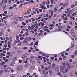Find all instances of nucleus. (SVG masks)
<instances>
[{"instance_id": "obj_1", "label": "nucleus", "mask_w": 77, "mask_h": 77, "mask_svg": "<svg viewBox=\"0 0 77 77\" xmlns=\"http://www.w3.org/2000/svg\"><path fill=\"white\" fill-rule=\"evenodd\" d=\"M60 71L63 73H65V72H67L68 71V69H66L64 66H61L60 67Z\"/></svg>"}, {"instance_id": "obj_2", "label": "nucleus", "mask_w": 77, "mask_h": 77, "mask_svg": "<svg viewBox=\"0 0 77 77\" xmlns=\"http://www.w3.org/2000/svg\"><path fill=\"white\" fill-rule=\"evenodd\" d=\"M4 71L5 72H8L11 71V68L9 67H8L7 68V69H6L5 68H4Z\"/></svg>"}, {"instance_id": "obj_3", "label": "nucleus", "mask_w": 77, "mask_h": 77, "mask_svg": "<svg viewBox=\"0 0 77 77\" xmlns=\"http://www.w3.org/2000/svg\"><path fill=\"white\" fill-rule=\"evenodd\" d=\"M68 64H69V61L67 60H66L63 63L62 65L64 66H65L66 64L67 65Z\"/></svg>"}, {"instance_id": "obj_4", "label": "nucleus", "mask_w": 77, "mask_h": 77, "mask_svg": "<svg viewBox=\"0 0 77 77\" xmlns=\"http://www.w3.org/2000/svg\"><path fill=\"white\" fill-rule=\"evenodd\" d=\"M27 56V54H23L22 55V57H21V58L22 59H23L24 58H26Z\"/></svg>"}, {"instance_id": "obj_5", "label": "nucleus", "mask_w": 77, "mask_h": 77, "mask_svg": "<svg viewBox=\"0 0 77 77\" xmlns=\"http://www.w3.org/2000/svg\"><path fill=\"white\" fill-rule=\"evenodd\" d=\"M73 55H74V56H77V50L74 51V53H73Z\"/></svg>"}, {"instance_id": "obj_6", "label": "nucleus", "mask_w": 77, "mask_h": 77, "mask_svg": "<svg viewBox=\"0 0 77 77\" xmlns=\"http://www.w3.org/2000/svg\"><path fill=\"white\" fill-rule=\"evenodd\" d=\"M68 69H70L71 68V66L69 64L66 65Z\"/></svg>"}, {"instance_id": "obj_7", "label": "nucleus", "mask_w": 77, "mask_h": 77, "mask_svg": "<svg viewBox=\"0 0 77 77\" xmlns=\"http://www.w3.org/2000/svg\"><path fill=\"white\" fill-rule=\"evenodd\" d=\"M28 43V41L27 40H25L23 42V44L27 45V44Z\"/></svg>"}, {"instance_id": "obj_8", "label": "nucleus", "mask_w": 77, "mask_h": 77, "mask_svg": "<svg viewBox=\"0 0 77 77\" xmlns=\"http://www.w3.org/2000/svg\"><path fill=\"white\" fill-rule=\"evenodd\" d=\"M51 67H52L53 69H54L56 67V64L54 63H53L52 66H51Z\"/></svg>"}, {"instance_id": "obj_9", "label": "nucleus", "mask_w": 77, "mask_h": 77, "mask_svg": "<svg viewBox=\"0 0 77 77\" xmlns=\"http://www.w3.org/2000/svg\"><path fill=\"white\" fill-rule=\"evenodd\" d=\"M5 62L3 61L2 62L1 64H0V66H3V65H4V64H5Z\"/></svg>"}, {"instance_id": "obj_10", "label": "nucleus", "mask_w": 77, "mask_h": 77, "mask_svg": "<svg viewBox=\"0 0 77 77\" xmlns=\"http://www.w3.org/2000/svg\"><path fill=\"white\" fill-rule=\"evenodd\" d=\"M14 19L16 21H17L18 20V18L17 17H14Z\"/></svg>"}, {"instance_id": "obj_11", "label": "nucleus", "mask_w": 77, "mask_h": 77, "mask_svg": "<svg viewBox=\"0 0 77 77\" xmlns=\"http://www.w3.org/2000/svg\"><path fill=\"white\" fill-rule=\"evenodd\" d=\"M22 69V66H19V67H18L17 68V70H21Z\"/></svg>"}, {"instance_id": "obj_12", "label": "nucleus", "mask_w": 77, "mask_h": 77, "mask_svg": "<svg viewBox=\"0 0 77 77\" xmlns=\"http://www.w3.org/2000/svg\"><path fill=\"white\" fill-rule=\"evenodd\" d=\"M15 64V62L14 61H13L11 64V66H14Z\"/></svg>"}, {"instance_id": "obj_13", "label": "nucleus", "mask_w": 77, "mask_h": 77, "mask_svg": "<svg viewBox=\"0 0 77 77\" xmlns=\"http://www.w3.org/2000/svg\"><path fill=\"white\" fill-rule=\"evenodd\" d=\"M29 66V64L28 63L25 64L24 67L25 68H27Z\"/></svg>"}, {"instance_id": "obj_14", "label": "nucleus", "mask_w": 77, "mask_h": 77, "mask_svg": "<svg viewBox=\"0 0 77 77\" xmlns=\"http://www.w3.org/2000/svg\"><path fill=\"white\" fill-rule=\"evenodd\" d=\"M13 60L15 61L17 60V57H14L12 59Z\"/></svg>"}, {"instance_id": "obj_15", "label": "nucleus", "mask_w": 77, "mask_h": 77, "mask_svg": "<svg viewBox=\"0 0 77 77\" xmlns=\"http://www.w3.org/2000/svg\"><path fill=\"white\" fill-rule=\"evenodd\" d=\"M51 4H56V2L55 1H54L53 2V0H51Z\"/></svg>"}, {"instance_id": "obj_16", "label": "nucleus", "mask_w": 77, "mask_h": 77, "mask_svg": "<svg viewBox=\"0 0 77 77\" xmlns=\"http://www.w3.org/2000/svg\"><path fill=\"white\" fill-rule=\"evenodd\" d=\"M62 19H63L65 20H67L68 19L66 17H62Z\"/></svg>"}, {"instance_id": "obj_17", "label": "nucleus", "mask_w": 77, "mask_h": 77, "mask_svg": "<svg viewBox=\"0 0 77 77\" xmlns=\"http://www.w3.org/2000/svg\"><path fill=\"white\" fill-rule=\"evenodd\" d=\"M74 46V44L73 43V42H72V44H71V48H72Z\"/></svg>"}, {"instance_id": "obj_18", "label": "nucleus", "mask_w": 77, "mask_h": 77, "mask_svg": "<svg viewBox=\"0 0 77 77\" xmlns=\"http://www.w3.org/2000/svg\"><path fill=\"white\" fill-rule=\"evenodd\" d=\"M53 15V12L52 11L51 12V15L50 16L49 18H51L52 16Z\"/></svg>"}, {"instance_id": "obj_19", "label": "nucleus", "mask_w": 77, "mask_h": 77, "mask_svg": "<svg viewBox=\"0 0 77 77\" xmlns=\"http://www.w3.org/2000/svg\"><path fill=\"white\" fill-rule=\"evenodd\" d=\"M30 62L32 64H33L34 63V62L33 60H30Z\"/></svg>"}, {"instance_id": "obj_20", "label": "nucleus", "mask_w": 77, "mask_h": 77, "mask_svg": "<svg viewBox=\"0 0 77 77\" xmlns=\"http://www.w3.org/2000/svg\"><path fill=\"white\" fill-rule=\"evenodd\" d=\"M59 69V67H56V68H55V71H58Z\"/></svg>"}, {"instance_id": "obj_21", "label": "nucleus", "mask_w": 77, "mask_h": 77, "mask_svg": "<svg viewBox=\"0 0 77 77\" xmlns=\"http://www.w3.org/2000/svg\"><path fill=\"white\" fill-rule=\"evenodd\" d=\"M41 8L42 9H44V10L47 9L44 6L41 7Z\"/></svg>"}, {"instance_id": "obj_22", "label": "nucleus", "mask_w": 77, "mask_h": 77, "mask_svg": "<svg viewBox=\"0 0 77 77\" xmlns=\"http://www.w3.org/2000/svg\"><path fill=\"white\" fill-rule=\"evenodd\" d=\"M73 12V11H72L71 10H70L69 11V13L70 14H72V13Z\"/></svg>"}, {"instance_id": "obj_23", "label": "nucleus", "mask_w": 77, "mask_h": 77, "mask_svg": "<svg viewBox=\"0 0 77 77\" xmlns=\"http://www.w3.org/2000/svg\"><path fill=\"white\" fill-rule=\"evenodd\" d=\"M6 5H3V9H5V8H6Z\"/></svg>"}, {"instance_id": "obj_24", "label": "nucleus", "mask_w": 77, "mask_h": 77, "mask_svg": "<svg viewBox=\"0 0 77 77\" xmlns=\"http://www.w3.org/2000/svg\"><path fill=\"white\" fill-rule=\"evenodd\" d=\"M31 39H32V38L31 37H29L28 38L27 41H30L31 40Z\"/></svg>"}, {"instance_id": "obj_25", "label": "nucleus", "mask_w": 77, "mask_h": 77, "mask_svg": "<svg viewBox=\"0 0 77 77\" xmlns=\"http://www.w3.org/2000/svg\"><path fill=\"white\" fill-rule=\"evenodd\" d=\"M67 5H68V3H66L63 5V7H66V6H67Z\"/></svg>"}, {"instance_id": "obj_26", "label": "nucleus", "mask_w": 77, "mask_h": 77, "mask_svg": "<svg viewBox=\"0 0 77 77\" xmlns=\"http://www.w3.org/2000/svg\"><path fill=\"white\" fill-rule=\"evenodd\" d=\"M23 5V4H21L20 5H19V8H21L22 7V6Z\"/></svg>"}, {"instance_id": "obj_27", "label": "nucleus", "mask_w": 77, "mask_h": 77, "mask_svg": "<svg viewBox=\"0 0 77 77\" xmlns=\"http://www.w3.org/2000/svg\"><path fill=\"white\" fill-rule=\"evenodd\" d=\"M31 11V10H29L27 11V14H29Z\"/></svg>"}, {"instance_id": "obj_28", "label": "nucleus", "mask_w": 77, "mask_h": 77, "mask_svg": "<svg viewBox=\"0 0 77 77\" xmlns=\"http://www.w3.org/2000/svg\"><path fill=\"white\" fill-rule=\"evenodd\" d=\"M2 73H3V71L1 70L0 71V75H2Z\"/></svg>"}, {"instance_id": "obj_29", "label": "nucleus", "mask_w": 77, "mask_h": 77, "mask_svg": "<svg viewBox=\"0 0 77 77\" xmlns=\"http://www.w3.org/2000/svg\"><path fill=\"white\" fill-rule=\"evenodd\" d=\"M57 8H58V7H57V6L56 7V8H55L54 10H55V11H57Z\"/></svg>"}, {"instance_id": "obj_30", "label": "nucleus", "mask_w": 77, "mask_h": 77, "mask_svg": "<svg viewBox=\"0 0 77 77\" xmlns=\"http://www.w3.org/2000/svg\"><path fill=\"white\" fill-rule=\"evenodd\" d=\"M71 34L72 35H73V36H74L75 37V34L74 33L72 32L71 33Z\"/></svg>"}, {"instance_id": "obj_31", "label": "nucleus", "mask_w": 77, "mask_h": 77, "mask_svg": "<svg viewBox=\"0 0 77 77\" xmlns=\"http://www.w3.org/2000/svg\"><path fill=\"white\" fill-rule=\"evenodd\" d=\"M58 28L62 29L63 28V27H62V26H58Z\"/></svg>"}, {"instance_id": "obj_32", "label": "nucleus", "mask_w": 77, "mask_h": 77, "mask_svg": "<svg viewBox=\"0 0 77 77\" xmlns=\"http://www.w3.org/2000/svg\"><path fill=\"white\" fill-rule=\"evenodd\" d=\"M23 17H21V18H20V19H19L20 20L22 21L23 20Z\"/></svg>"}, {"instance_id": "obj_33", "label": "nucleus", "mask_w": 77, "mask_h": 77, "mask_svg": "<svg viewBox=\"0 0 77 77\" xmlns=\"http://www.w3.org/2000/svg\"><path fill=\"white\" fill-rule=\"evenodd\" d=\"M24 39V37H21L20 38V40H23Z\"/></svg>"}, {"instance_id": "obj_34", "label": "nucleus", "mask_w": 77, "mask_h": 77, "mask_svg": "<svg viewBox=\"0 0 77 77\" xmlns=\"http://www.w3.org/2000/svg\"><path fill=\"white\" fill-rule=\"evenodd\" d=\"M22 25H23V26H25L26 24V23H25L24 22H22Z\"/></svg>"}, {"instance_id": "obj_35", "label": "nucleus", "mask_w": 77, "mask_h": 77, "mask_svg": "<svg viewBox=\"0 0 77 77\" xmlns=\"http://www.w3.org/2000/svg\"><path fill=\"white\" fill-rule=\"evenodd\" d=\"M42 24V22L39 23L38 25V26H41V25Z\"/></svg>"}, {"instance_id": "obj_36", "label": "nucleus", "mask_w": 77, "mask_h": 77, "mask_svg": "<svg viewBox=\"0 0 77 77\" xmlns=\"http://www.w3.org/2000/svg\"><path fill=\"white\" fill-rule=\"evenodd\" d=\"M22 42H20L19 44H18L17 45V46H20L21 45V44Z\"/></svg>"}, {"instance_id": "obj_37", "label": "nucleus", "mask_w": 77, "mask_h": 77, "mask_svg": "<svg viewBox=\"0 0 77 77\" xmlns=\"http://www.w3.org/2000/svg\"><path fill=\"white\" fill-rule=\"evenodd\" d=\"M74 55H72L71 56V57L72 58H74Z\"/></svg>"}, {"instance_id": "obj_38", "label": "nucleus", "mask_w": 77, "mask_h": 77, "mask_svg": "<svg viewBox=\"0 0 77 77\" xmlns=\"http://www.w3.org/2000/svg\"><path fill=\"white\" fill-rule=\"evenodd\" d=\"M5 1V2L7 3V0H2V3Z\"/></svg>"}, {"instance_id": "obj_39", "label": "nucleus", "mask_w": 77, "mask_h": 77, "mask_svg": "<svg viewBox=\"0 0 77 77\" xmlns=\"http://www.w3.org/2000/svg\"><path fill=\"white\" fill-rule=\"evenodd\" d=\"M57 75H59L60 76L61 75V74L60 73V72H58L57 73Z\"/></svg>"}, {"instance_id": "obj_40", "label": "nucleus", "mask_w": 77, "mask_h": 77, "mask_svg": "<svg viewBox=\"0 0 77 77\" xmlns=\"http://www.w3.org/2000/svg\"><path fill=\"white\" fill-rule=\"evenodd\" d=\"M13 6L14 8H16V6H17V5H16V4H14L13 5Z\"/></svg>"}, {"instance_id": "obj_41", "label": "nucleus", "mask_w": 77, "mask_h": 77, "mask_svg": "<svg viewBox=\"0 0 77 77\" xmlns=\"http://www.w3.org/2000/svg\"><path fill=\"white\" fill-rule=\"evenodd\" d=\"M35 69V66H33V67H32L31 68V69L32 70H34Z\"/></svg>"}, {"instance_id": "obj_42", "label": "nucleus", "mask_w": 77, "mask_h": 77, "mask_svg": "<svg viewBox=\"0 0 77 77\" xmlns=\"http://www.w3.org/2000/svg\"><path fill=\"white\" fill-rule=\"evenodd\" d=\"M38 41H37V42L35 43V45L37 46H38Z\"/></svg>"}, {"instance_id": "obj_43", "label": "nucleus", "mask_w": 77, "mask_h": 77, "mask_svg": "<svg viewBox=\"0 0 77 77\" xmlns=\"http://www.w3.org/2000/svg\"><path fill=\"white\" fill-rule=\"evenodd\" d=\"M45 5L44 4H41V5H40V6H41V7H43Z\"/></svg>"}, {"instance_id": "obj_44", "label": "nucleus", "mask_w": 77, "mask_h": 77, "mask_svg": "<svg viewBox=\"0 0 77 77\" xmlns=\"http://www.w3.org/2000/svg\"><path fill=\"white\" fill-rule=\"evenodd\" d=\"M72 61H73V60L72 59H71L70 60H69V62H70V63L72 62Z\"/></svg>"}, {"instance_id": "obj_45", "label": "nucleus", "mask_w": 77, "mask_h": 77, "mask_svg": "<svg viewBox=\"0 0 77 77\" xmlns=\"http://www.w3.org/2000/svg\"><path fill=\"white\" fill-rule=\"evenodd\" d=\"M23 49L24 50L25 49H27V47H25L23 48Z\"/></svg>"}, {"instance_id": "obj_46", "label": "nucleus", "mask_w": 77, "mask_h": 77, "mask_svg": "<svg viewBox=\"0 0 77 77\" xmlns=\"http://www.w3.org/2000/svg\"><path fill=\"white\" fill-rule=\"evenodd\" d=\"M66 16V14H63V16H62V17H65L64 16Z\"/></svg>"}, {"instance_id": "obj_47", "label": "nucleus", "mask_w": 77, "mask_h": 77, "mask_svg": "<svg viewBox=\"0 0 77 77\" xmlns=\"http://www.w3.org/2000/svg\"><path fill=\"white\" fill-rule=\"evenodd\" d=\"M74 6H75V5H71V8H74Z\"/></svg>"}, {"instance_id": "obj_48", "label": "nucleus", "mask_w": 77, "mask_h": 77, "mask_svg": "<svg viewBox=\"0 0 77 77\" xmlns=\"http://www.w3.org/2000/svg\"><path fill=\"white\" fill-rule=\"evenodd\" d=\"M8 3L9 4H10L11 3V1L10 0H8Z\"/></svg>"}, {"instance_id": "obj_49", "label": "nucleus", "mask_w": 77, "mask_h": 77, "mask_svg": "<svg viewBox=\"0 0 77 77\" xmlns=\"http://www.w3.org/2000/svg\"><path fill=\"white\" fill-rule=\"evenodd\" d=\"M50 3V1H47V2H46V4H49Z\"/></svg>"}, {"instance_id": "obj_50", "label": "nucleus", "mask_w": 77, "mask_h": 77, "mask_svg": "<svg viewBox=\"0 0 77 77\" xmlns=\"http://www.w3.org/2000/svg\"><path fill=\"white\" fill-rule=\"evenodd\" d=\"M35 59L37 60H40L39 58H38V57H36Z\"/></svg>"}, {"instance_id": "obj_51", "label": "nucleus", "mask_w": 77, "mask_h": 77, "mask_svg": "<svg viewBox=\"0 0 77 77\" xmlns=\"http://www.w3.org/2000/svg\"><path fill=\"white\" fill-rule=\"evenodd\" d=\"M26 23H29L28 20H26V21H25Z\"/></svg>"}, {"instance_id": "obj_52", "label": "nucleus", "mask_w": 77, "mask_h": 77, "mask_svg": "<svg viewBox=\"0 0 77 77\" xmlns=\"http://www.w3.org/2000/svg\"><path fill=\"white\" fill-rule=\"evenodd\" d=\"M34 43L33 42H32L30 44V46H32L33 45Z\"/></svg>"}, {"instance_id": "obj_53", "label": "nucleus", "mask_w": 77, "mask_h": 77, "mask_svg": "<svg viewBox=\"0 0 77 77\" xmlns=\"http://www.w3.org/2000/svg\"><path fill=\"white\" fill-rule=\"evenodd\" d=\"M5 62H8L9 61V60H8V59H6L5 60Z\"/></svg>"}, {"instance_id": "obj_54", "label": "nucleus", "mask_w": 77, "mask_h": 77, "mask_svg": "<svg viewBox=\"0 0 77 77\" xmlns=\"http://www.w3.org/2000/svg\"><path fill=\"white\" fill-rule=\"evenodd\" d=\"M28 28L29 29V30H31V27H30V26H29L28 27Z\"/></svg>"}, {"instance_id": "obj_55", "label": "nucleus", "mask_w": 77, "mask_h": 77, "mask_svg": "<svg viewBox=\"0 0 77 77\" xmlns=\"http://www.w3.org/2000/svg\"><path fill=\"white\" fill-rule=\"evenodd\" d=\"M13 8V7H12V6L10 7L9 8V9L10 10L12 9Z\"/></svg>"}, {"instance_id": "obj_56", "label": "nucleus", "mask_w": 77, "mask_h": 77, "mask_svg": "<svg viewBox=\"0 0 77 77\" xmlns=\"http://www.w3.org/2000/svg\"><path fill=\"white\" fill-rule=\"evenodd\" d=\"M67 28H69V29L71 28V27H70V26H67Z\"/></svg>"}, {"instance_id": "obj_57", "label": "nucleus", "mask_w": 77, "mask_h": 77, "mask_svg": "<svg viewBox=\"0 0 77 77\" xmlns=\"http://www.w3.org/2000/svg\"><path fill=\"white\" fill-rule=\"evenodd\" d=\"M50 27H52L54 26L53 24L50 25H49Z\"/></svg>"}, {"instance_id": "obj_58", "label": "nucleus", "mask_w": 77, "mask_h": 77, "mask_svg": "<svg viewBox=\"0 0 77 77\" xmlns=\"http://www.w3.org/2000/svg\"><path fill=\"white\" fill-rule=\"evenodd\" d=\"M31 30H32L34 28V27L33 26H31Z\"/></svg>"}, {"instance_id": "obj_59", "label": "nucleus", "mask_w": 77, "mask_h": 77, "mask_svg": "<svg viewBox=\"0 0 77 77\" xmlns=\"http://www.w3.org/2000/svg\"><path fill=\"white\" fill-rule=\"evenodd\" d=\"M32 20L33 21H35V19L34 18H32Z\"/></svg>"}, {"instance_id": "obj_60", "label": "nucleus", "mask_w": 77, "mask_h": 77, "mask_svg": "<svg viewBox=\"0 0 77 77\" xmlns=\"http://www.w3.org/2000/svg\"><path fill=\"white\" fill-rule=\"evenodd\" d=\"M28 61L27 60H26V61H25L24 63H26V64H28V63H27Z\"/></svg>"}, {"instance_id": "obj_61", "label": "nucleus", "mask_w": 77, "mask_h": 77, "mask_svg": "<svg viewBox=\"0 0 77 77\" xmlns=\"http://www.w3.org/2000/svg\"><path fill=\"white\" fill-rule=\"evenodd\" d=\"M28 39V38L27 37H26V38H24V40H27Z\"/></svg>"}, {"instance_id": "obj_62", "label": "nucleus", "mask_w": 77, "mask_h": 77, "mask_svg": "<svg viewBox=\"0 0 77 77\" xmlns=\"http://www.w3.org/2000/svg\"><path fill=\"white\" fill-rule=\"evenodd\" d=\"M8 45H11V43L10 42L8 41Z\"/></svg>"}, {"instance_id": "obj_63", "label": "nucleus", "mask_w": 77, "mask_h": 77, "mask_svg": "<svg viewBox=\"0 0 77 77\" xmlns=\"http://www.w3.org/2000/svg\"><path fill=\"white\" fill-rule=\"evenodd\" d=\"M22 77H27V75H23L22 76Z\"/></svg>"}, {"instance_id": "obj_64", "label": "nucleus", "mask_w": 77, "mask_h": 77, "mask_svg": "<svg viewBox=\"0 0 77 77\" xmlns=\"http://www.w3.org/2000/svg\"><path fill=\"white\" fill-rule=\"evenodd\" d=\"M39 32L40 33H43L42 30H40L39 31Z\"/></svg>"}]
</instances>
